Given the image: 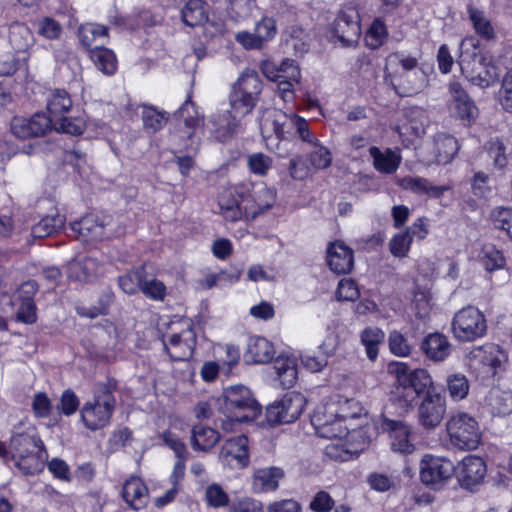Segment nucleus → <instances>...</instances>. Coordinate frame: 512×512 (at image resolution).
I'll use <instances>...</instances> for the list:
<instances>
[{
  "label": "nucleus",
  "mask_w": 512,
  "mask_h": 512,
  "mask_svg": "<svg viewBox=\"0 0 512 512\" xmlns=\"http://www.w3.org/2000/svg\"><path fill=\"white\" fill-rule=\"evenodd\" d=\"M10 129L14 136L20 139L35 137V132L30 125V119L22 116H15L10 123Z\"/></svg>",
  "instance_id": "680f3d73"
},
{
  "label": "nucleus",
  "mask_w": 512,
  "mask_h": 512,
  "mask_svg": "<svg viewBox=\"0 0 512 512\" xmlns=\"http://www.w3.org/2000/svg\"><path fill=\"white\" fill-rule=\"evenodd\" d=\"M260 131L266 141L283 140L295 128L302 141H311L307 121L295 113H286L276 108L266 109L260 118Z\"/></svg>",
  "instance_id": "7ed1b4c3"
},
{
  "label": "nucleus",
  "mask_w": 512,
  "mask_h": 512,
  "mask_svg": "<svg viewBox=\"0 0 512 512\" xmlns=\"http://www.w3.org/2000/svg\"><path fill=\"white\" fill-rule=\"evenodd\" d=\"M176 114L179 118L183 119L185 125L189 128L198 127L203 123V117L200 115L195 103L191 100L190 94H188L187 99L177 110Z\"/></svg>",
  "instance_id": "a18cd8bd"
},
{
  "label": "nucleus",
  "mask_w": 512,
  "mask_h": 512,
  "mask_svg": "<svg viewBox=\"0 0 512 512\" xmlns=\"http://www.w3.org/2000/svg\"><path fill=\"white\" fill-rule=\"evenodd\" d=\"M248 186V195L245 197L246 220H253L259 214L272 208L276 202V191L264 183H244Z\"/></svg>",
  "instance_id": "aec40b11"
},
{
  "label": "nucleus",
  "mask_w": 512,
  "mask_h": 512,
  "mask_svg": "<svg viewBox=\"0 0 512 512\" xmlns=\"http://www.w3.org/2000/svg\"><path fill=\"white\" fill-rule=\"evenodd\" d=\"M329 428L331 430V435H319L320 437L327 439H358L362 437L361 429H350L349 425L346 424L340 417L331 421L329 423Z\"/></svg>",
  "instance_id": "49530a36"
},
{
  "label": "nucleus",
  "mask_w": 512,
  "mask_h": 512,
  "mask_svg": "<svg viewBox=\"0 0 512 512\" xmlns=\"http://www.w3.org/2000/svg\"><path fill=\"white\" fill-rule=\"evenodd\" d=\"M419 477L425 486L441 487L448 479L446 459L433 454H424L419 463Z\"/></svg>",
  "instance_id": "412c9836"
},
{
  "label": "nucleus",
  "mask_w": 512,
  "mask_h": 512,
  "mask_svg": "<svg viewBox=\"0 0 512 512\" xmlns=\"http://www.w3.org/2000/svg\"><path fill=\"white\" fill-rule=\"evenodd\" d=\"M482 433L476 419L465 412L450 416V444L460 450L478 448Z\"/></svg>",
  "instance_id": "f8f14e48"
},
{
  "label": "nucleus",
  "mask_w": 512,
  "mask_h": 512,
  "mask_svg": "<svg viewBox=\"0 0 512 512\" xmlns=\"http://www.w3.org/2000/svg\"><path fill=\"white\" fill-rule=\"evenodd\" d=\"M261 71L265 77L277 83V91L285 103L295 99L294 86L300 82L301 71L292 59H284L280 65L265 60L261 63Z\"/></svg>",
  "instance_id": "1a4fd4ad"
},
{
  "label": "nucleus",
  "mask_w": 512,
  "mask_h": 512,
  "mask_svg": "<svg viewBox=\"0 0 512 512\" xmlns=\"http://www.w3.org/2000/svg\"><path fill=\"white\" fill-rule=\"evenodd\" d=\"M468 13L476 32H493L494 27L492 22L484 11L470 6L468 8Z\"/></svg>",
  "instance_id": "338daca9"
},
{
  "label": "nucleus",
  "mask_w": 512,
  "mask_h": 512,
  "mask_svg": "<svg viewBox=\"0 0 512 512\" xmlns=\"http://www.w3.org/2000/svg\"><path fill=\"white\" fill-rule=\"evenodd\" d=\"M504 358V350L499 345L485 343L473 347L465 360L470 374L478 380L486 381L495 377Z\"/></svg>",
  "instance_id": "6e6552de"
},
{
  "label": "nucleus",
  "mask_w": 512,
  "mask_h": 512,
  "mask_svg": "<svg viewBox=\"0 0 512 512\" xmlns=\"http://www.w3.org/2000/svg\"><path fill=\"white\" fill-rule=\"evenodd\" d=\"M248 195V186L237 184L223 191L218 200L220 213L226 221L237 222L246 220L245 197Z\"/></svg>",
  "instance_id": "2eb2a0df"
},
{
  "label": "nucleus",
  "mask_w": 512,
  "mask_h": 512,
  "mask_svg": "<svg viewBox=\"0 0 512 512\" xmlns=\"http://www.w3.org/2000/svg\"><path fill=\"white\" fill-rule=\"evenodd\" d=\"M64 225L65 217L63 215H47L32 226L31 234L34 238H45L60 231Z\"/></svg>",
  "instance_id": "79ce46f5"
},
{
  "label": "nucleus",
  "mask_w": 512,
  "mask_h": 512,
  "mask_svg": "<svg viewBox=\"0 0 512 512\" xmlns=\"http://www.w3.org/2000/svg\"><path fill=\"white\" fill-rule=\"evenodd\" d=\"M275 350L273 344L264 337H251L247 349V357L255 364H264L271 361Z\"/></svg>",
  "instance_id": "4c0bfd02"
},
{
  "label": "nucleus",
  "mask_w": 512,
  "mask_h": 512,
  "mask_svg": "<svg viewBox=\"0 0 512 512\" xmlns=\"http://www.w3.org/2000/svg\"><path fill=\"white\" fill-rule=\"evenodd\" d=\"M143 129L148 134L160 131L168 122L169 114L165 110L150 104H141Z\"/></svg>",
  "instance_id": "c9c22d12"
},
{
  "label": "nucleus",
  "mask_w": 512,
  "mask_h": 512,
  "mask_svg": "<svg viewBox=\"0 0 512 512\" xmlns=\"http://www.w3.org/2000/svg\"><path fill=\"white\" fill-rule=\"evenodd\" d=\"M381 427L389 436L393 452L408 455L415 451L412 428L406 422L383 417Z\"/></svg>",
  "instance_id": "a211bd4d"
},
{
  "label": "nucleus",
  "mask_w": 512,
  "mask_h": 512,
  "mask_svg": "<svg viewBox=\"0 0 512 512\" xmlns=\"http://www.w3.org/2000/svg\"><path fill=\"white\" fill-rule=\"evenodd\" d=\"M100 272V262L95 257L91 256L73 259L67 266L68 277L79 282L92 281Z\"/></svg>",
  "instance_id": "cd10ccee"
},
{
  "label": "nucleus",
  "mask_w": 512,
  "mask_h": 512,
  "mask_svg": "<svg viewBox=\"0 0 512 512\" xmlns=\"http://www.w3.org/2000/svg\"><path fill=\"white\" fill-rule=\"evenodd\" d=\"M406 122L398 126L400 135H409L419 138L425 134L427 116L423 109L418 107L410 108L405 113Z\"/></svg>",
  "instance_id": "72a5a7b5"
},
{
  "label": "nucleus",
  "mask_w": 512,
  "mask_h": 512,
  "mask_svg": "<svg viewBox=\"0 0 512 512\" xmlns=\"http://www.w3.org/2000/svg\"><path fill=\"white\" fill-rule=\"evenodd\" d=\"M242 120L241 117H236L231 110L218 112L209 120L210 131L217 141L225 142L240 130Z\"/></svg>",
  "instance_id": "5701e85b"
},
{
  "label": "nucleus",
  "mask_w": 512,
  "mask_h": 512,
  "mask_svg": "<svg viewBox=\"0 0 512 512\" xmlns=\"http://www.w3.org/2000/svg\"><path fill=\"white\" fill-rule=\"evenodd\" d=\"M335 506L332 496L324 490L318 491L309 503V509L313 512H330Z\"/></svg>",
  "instance_id": "0e129e2a"
},
{
  "label": "nucleus",
  "mask_w": 512,
  "mask_h": 512,
  "mask_svg": "<svg viewBox=\"0 0 512 512\" xmlns=\"http://www.w3.org/2000/svg\"><path fill=\"white\" fill-rule=\"evenodd\" d=\"M498 100L505 112L512 113V69L508 70L502 79Z\"/></svg>",
  "instance_id": "13d9d810"
},
{
  "label": "nucleus",
  "mask_w": 512,
  "mask_h": 512,
  "mask_svg": "<svg viewBox=\"0 0 512 512\" xmlns=\"http://www.w3.org/2000/svg\"><path fill=\"white\" fill-rule=\"evenodd\" d=\"M327 263L336 274L349 273L354 265L352 249L342 241L330 243L327 248Z\"/></svg>",
  "instance_id": "393cba45"
},
{
  "label": "nucleus",
  "mask_w": 512,
  "mask_h": 512,
  "mask_svg": "<svg viewBox=\"0 0 512 512\" xmlns=\"http://www.w3.org/2000/svg\"><path fill=\"white\" fill-rule=\"evenodd\" d=\"M369 153L373 159L374 168L381 173L392 174L401 163V156L389 148L381 151L378 147L372 146Z\"/></svg>",
  "instance_id": "e433bc0d"
},
{
  "label": "nucleus",
  "mask_w": 512,
  "mask_h": 512,
  "mask_svg": "<svg viewBox=\"0 0 512 512\" xmlns=\"http://www.w3.org/2000/svg\"><path fill=\"white\" fill-rule=\"evenodd\" d=\"M479 40L475 35L465 37L461 46L471 45L474 51L471 55L462 53L458 61L462 75L473 85L480 88H488L494 85L499 79L498 68L491 63H486L483 57H478L476 50H478Z\"/></svg>",
  "instance_id": "423d86ee"
},
{
  "label": "nucleus",
  "mask_w": 512,
  "mask_h": 512,
  "mask_svg": "<svg viewBox=\"0 0 512 512\" xmlns=\"http://www.w3.org/2000/svg\"><path fill=\"white\" fill-rule=\"evenodd\" d=\"M209 4L205 0H188L181 9L183 23L191 28L204 27L221 32L225 28L222 20L209 17Z\"/></svg>",
  "instance_id": "f3484780"
},
{
  "label": "nucleus",
  "mask_w": 512,
  "mask_h": 512,
  "mask_svg": "<svg viewBox=\"0 0 512 512\" xmlns=\"http://www.w3.org/2000/svg\"><path fill=\"white\" fill-rule=\"evenodd\" d=\"M221 409L226 417L222 421V428L226 431L232 430L235 423L253 421L261 413V406L250 389L242 385L225 389Z\"/></svg>",
  "instance_id": "f03ea898"
},
{
  "label": "nucleus",
  "mask_w": 512,
  "mask_h": 512,
  "mask_svg": "<svg viewBox=\"0 0 512 512\" xmlns=\"http://www.w3.org/2000/svg\"><path fill=\"white\" fill-rule=\"evenodd\" d=\"M400 186L420 196L440 198L447 190L446 186L434 185L429 180L418 176H406L400 180Z\"/></svg>",
  "instance_id": "2f4dec72"
},
{
  "label": "nucleus",
  "mask_w": 512,
  "mask_h": 512,
  "mask_svg": "<svg viewBox=\"0 0 512 512\" xmlns=\"http://www.w3.org/2000/svg\"><path fill=\"white\" fill-rule=\"evenodd\" d=\"M104 229V224L92 214L70 223V230L73 236L82 242L102 240L104 237Z\"/></svg>",
  "instance_id": "bb28decb"
},
{
  "label": "nucleus",
  "mask_w": 512,
  "mask_h": 512,
  "mask_svg": "<svg viewBox=\"0 0 512 512\" xmlns=\"http://www.w3.org/2000/svg\"><path fill=\"white\" fill-rule=\"evenodd\" d=\"M116 388V380L110 378L94 384L93 399L85 402L80 409V419L85 428L97 431L110 424L116 408Z\"/></svg>",
  "instance_id": "f257e3e1"
},
{
  "label": "nucleus",
  "mask_w": 512,
  "mask_h": 512,
  "mask_svg": "<svg viewBox=\"0 0 512 512\" xmlns=\"http://www.w3.org/2000/svg\"><path fill=\"white\" fill-rule=\"evenodd\" d=\"M285 477L281 467L270 466L259 468L253 474V490L258 493L274 492L279 488V482Z\"/></svg>",
  "instance_id": "7c9ffc66"
},
{
  "label": "nucleus",
  "mask_w": 512,
  "mask_h": 512,
  "mask_svg": "<svg viewBox=\"0 0 512 512\" xmlns=\"http://www.w3.org/2000/svg\"><path fill=\"white\" fill-rule=\"evenodd\" d=\"M205 499L207 504L214 508L225 507L229 504L228 494L217 483H213L206 488Z\"/></svg>",
  "instance_id": "6e6d98bb"
},
{
  "label": "nucleus",
  "mask_w": 512,
  "mask_h": 512,
  "mask_svg": "<svg viewBox=\"0 0 512 512\" xmlns=\"http://www.w3.org/2000/svg\"><path fill=\"white\" fill-rule=\"evenodd\" d=\"M53 128L63 133L80 135L85 129V121L80 117L60 116L54 120Z\"/></svg>",
  "instance_id": "8fccbe9b"
},
{
  "label": "nucleus",
  "mask_w": 512,
  "mask_h": 512,
  "mask_svg": "<svg viewBox=\"0 0 512 512\" xmlns=\"http://www.w3.org/2000/svg\"><path fill=\"white\" fill-rule=\"evenodd\" d=\"M312 145V149L306 154L305 159L301 156L292 158L289 162V173L293 179L304 180L310 171L327 169L332 164V153L330 149L320 143L311 132V141H305Z\"/></svg>",
  "instance_id": "9d476101"
},
{
  "label": "nucleus",
  "mask_w": 512,
  "mask_h": 512,
  "mask_svg": "<svg viewBox=\"0 0 512 512\" xmlns=\"http://www.w3.org/2000/svg\"><path fill=\"white\" fill-rule=\"evenodd\" d=\"M469 381L464 375H450V398L459 401L464 399L469 392Z\"/></svg>",
  "instance_id": "052dcab7"
},
{
  "label": "nucleus",
  "mask_w": 512,
  "mask_h": 512,
  "mask_svg": "<svg viewBox=\"0 0 512 512\" xmlns=\"http://www.w3.org/2000/svg\"><path fill=\"white\" fill-rule=\"evenodd\" d=\"M228 512H263L262 503L250 497H244L232 502Z\"/></svg>",
  "instance_id": "774afa93"
},
{
  "label": "nucleus",
  "mask_w": 512,
  "mask_h": 512,
  "mask_svg": "<svg viewBox=\"0 0 512 512\" xmlns=\"http://www.w3.org/2000/svg\"><path fill=\"white\" fill-rule=\"evenodd\" d=\"M197 338L194 329L189 326L179 333L163 338V346L172 361H187L194 354Z\"/></svg>",
  "instance_id": "6ab92c4d"
},
{
  "label": "nucleus",
  "mask_w": 512,
  "mask_h": 512,
  "mask_svg": "<svg viewBox=\"0 0 512 512\" xmlns=\"http://www.w3.org/2000/svg\"><path fill=\"white\" fill-rule=\"evenodd\" d=\"M12 463L22 474L34 475L44 467L43 443L28 434H16L10 439Z\"/></svg>",
  "instance_id": "20e7f679"
},
{
  "label": "nucleus",
  "mask_w": 512,
  "mask_h": 512,
  "mask_svg": "<svg viewBox=\"0 0 512 512\" xmlns=\"http://www.w3.org/2000/svg\"><path fill=\"white\" fill-rule=\"evenodd\" d=\"M451 329L454 336L463 342H471L485 335L487 322L484 314L474 306L459 310L453 317Z\"/></svg>",
  "instance_id": "9b49d317"
},
{
  "label": "nucleus",
  "mask_w": 512,
  "mask_h": 512,
  "mask_svg": "<svg viewBox=\"0 0 512 512\" xmlns=\"http://www.w3.org/2000/svg\"><path fill=\"white\" fill-rule=\"evenodd\" d=\"M385 338V333L382 329L369 326L360 333V340L365 347L366 355L369 360L374 361L378 357L379 346Z\"/></svg>",
  "instance_id": "a19ab883"
},
{
  "label": "nucleus",
  "mask_w": 512,
  "mask_h": 512,
  "mask_svg": "<svg viewBox=\"0 0 512 512\" xmlns=\"http://www.w3.org/2000/svg\"><path fill=\"white\" fill-rule=\"evenodd\" d=\"M486 473L487 465L484 459L472 454L465 456L452 471L459 485L469 491L477 490L483 483Z\"/></svg>",
  "instance_id": "4468645a"
},
{
  "label": "nucleus",
  "mask_w": 512,
  "mask_h": 512,
  "mask_svg": "<svg viewBox=\"0 0 512 512\" xmlns=\"http://www.w3.org/2000/svg\"><path fill=\"white\" fill-rule=\"evenodd\" d=\"M339 416L336 402L318 405L311 416V424L318 435H331L329 423Z\"/></svg>",
  "instance_id": "473e14b6"
},
{
  "label": "nucleus",
  "mask_w": 512,
  "mask_h": 512,
  "mask_svg": "<svg viewBox=\"0 0 512 512\" xmlns=\"http://www.w3.org/2000/svg\"><path fill=\"white\" fill-rule=\"evenodd\" d=\"M446 401L438 393L427 392L422 404L419 407V419L426 428L436 427L444 417Z\"/></svg>",
  "instance_id": "b1692460"
},
{
  "label": "nucleus",
  "mask_w": 512,
  "mask_h": 512,
  "mask_svg": "<svg viewBox=\"0 0 512 512\" xmlns=\"http://www.w3.org/2000/svg\"><path fill=\"white\" fill-rule=\"evenodd\" d=\"M450 94L453 100L450 116L459 125L470 128L479 116V109L473 99L457 82H450Z\"/></svg>",
  "instance_id": "dca6fc26"
},
{
  "label": "nucleus",
  "mask_w": 512,
  "mask_h": 512,
  "mask_svg": "<svg viewBox=\"0 0 512 512\" xmlns=\"http://www.w3.org/2000/svg\"><path fill=\"white\" fill-rule=\"evenodd\" d=\"M412 236L402 232L394 235L389 243L390 252L395 257H405L410 250Z\"/></svg>",
  "instance_id": "bf43d9fd"
},
{
  "label": "nucleus",
  "mask_w": 512,
  "mask_h": 512,
  "mask_svg": "<svg viewBox=\"0 0 512 512\" xmlns=\"http://www.w3.org/2000/svg\"><path fill=\"white\" fill-rule=\"evenodd\" d=\"M72 104L69 93L64 89H55L47 99V109L55 119L68 112Z\"/></svg>",
  "instance_id": "37998d69"
},
{
  "label": "nucleus",
  "mask_w": 512,
  "mask_h": 512,
  "mask_svg": "<svg viewBox=\"0 0 512 512\" xmlns=\"http://www.w3.org/2000/svg\"><path fill=\"white\" fill-rule=\"evenodd\" d=\"M305 406L306 398L301 393L290 392L268 405L266 419L272 425L291 423L300 417Z\"/></svg>",
  "instance_id": "ddd939ff"
},
{
  "label": "nucleus",
  "mask_w": 512,
  "mask_h": 512,
  "mask_svg": "<svg viewBox=\"0 0 512 512\" xmlns=\"http://www.w3.org/2000/svg\"><path fill=\"white\" fill-rule=\"evenodd\" d=\"M355 439H336L325 448L326 455L337 461H348L357 456L365 447V442L353 444Z\"/></svg>",
  "instance_id": "f704fd0d"
},
{
  "label": "nucleus",
  "mask_w": 512,
  "mask_h": 512,
  "mask_svg": "<svg viewBox=\"0 0 512 512\" xmlns=\"http://www.w3.org/2000/svg\"><path fill=\"white\" fill-rule=\"evenodd\" d=\"M350 30L361 32L360 16L356 11L343 12L335 20L334 32Z\"/></svg>",
  "instance_id": "864d4df0"
},
{
  "label": "nucleus",
  "mask_w": 512,
  "mask_h": 512,
  "mask_svg": "<svg viewBox=\"0 0 512 512\" xmlns=\"http://www.w3.org/2000/svg\"><path fill=\"white\" fill-rule=\"evenodd\" d=\"M394 365L399 401L406 406H411L418 401L421 394H427L432 386V378L425 369L410 370L404 362H396Z\"/></svg>",
  "instance_id": "0eeeda50"
},
{
  "label": "nucleus",
  "mask_w": 512,
  "mask_h": 512,
  "mask_svg": "<svg viewBox=\"0 0 512 512\" xmlns=\"http://www.w3.org/2000/svg\"><path fill=\"white\" fill-rule=\"evenodd\" d=\"M481 262L484 268L489 271H495L504 268L506 259L501 250L496 249L494 245L485 246L483 249Z\"/></svg>",
  "instance_id": "de8ad7c7"
},
{
  "label": "nucleus",
  "mask_w": 512,
  "mask_h": 512,
  "mask_svg": "<svg viewBox=\"0 0 512 512\" xmlns=\"http://www.w3.org/2000/svg\"><path fill=\"white\" fill-rule=\"evenodd\" d=\"M166 286L164 283L156 278H144L142 283L141 292L149 299L155 301H162L166 296Z\"/></svg>",
  "instance_id": "4d7b16f0"
},
{
  "label": "nucleus",
  "mask_w": 512,
  "mask_h": 512,
  "mask_svg": "<svg viewBox=\"0 0 512 512\" xmlns=\"http://www.w3.org/2000/svg\"><path fill=\"white\" fill-rule=\"evenodd\" d=\"M417 59L411 56H405L402 53H393L386 58L385 71L388 75H392L395 67L401 66L404 72H409L416 68Z\"/></svg>",
  "instance_id": "09e8293b"
},
{
  "label": "nucleus",
  "mask_w": 512,
  "mask_h": 512,
  "mask_svg": "<svg viewBox=\"0 0 512 512\" xmlns=\"http://www.w3.org/2000/svg\"><path fill=\"white\" fill-rule=\"evenodd\" d=\"M388 344L390 352L395 356L406 357L411 352V346L406 337L397 330H393L389 333Z\"/></svg>",
  "instance_id": "5fc2aeb1"
},
{
  "label": "nucleus",
  "mask_w": 512,
  "mask_h": 512,
  "mask_svg": "<svg viewBox=\"0 0 512 512\" xmlns=\"http://www.w3.org/2000/svg\"><path fill=\"white\" fill-rule=\"evenodd\" d=\"M272 164V158L261 152L250 154L247 159L249 170L258 176L267 175L272 168Z\"/></svg>",
  "instance_id": "603ef678"
},
{
  "label": "nucleus",
  "mask_w": 512,
  "mask_h": 512,
  "mask_svg": "<svg viewBox=\"0 0 512 512\" xmlns=\"http://www.w3.org/2000/svg\"><path fill=\"white\" fill-rule=\"evenodd\" d=\"M421 349L432 361H442L448 353V340L440 333L428 334L421 343Z\"/></svg>",
  "instance_id": "58836bf2"
},
{
  "label": "nucleus",
  "mask_w": 512,
  "mask_h": 512,
  "mask_svg": "<svg viewBox=\"0 0 512 512\" xmlns=\"http://www.w3.org/2000/svg\"><path fill=\"white\" fill-rule=\"evenodd\" d=\"M95 34H82L80 42L90 52V58L98 70L106 75H113L117 70V59L114 52L102 45H92Z\"/></svg>",
  "instance_id": "4be33fe9"
},
{
  "label": "nucleus",
  "mask_w": 512,
  "mask_h": 512,
  "mask_svg": "<svg viewBox=\"0 0 512 512\" xmlns=\"http://www.w3.org/2000/svg\"><path fill=\"white\" fill-rule=\"evenodd\" d=\"M491 221L496 229H500L512 239V208L497 207L491 212Z\"/></svg>",
  "instance_id": "3c124183"
},
{
  "label": "nucleus",
  "mask_w": 512,
  "mask_h": 512,
  "mask_svg": "<svg viewBox=\"0 0 512 512\" xmlns=\"http://www.w3.org/2000/svg\"><path fill=\"white\" fill-rule=\"evenodd\" d=\"M146 275L145 267L142 265L128 273L119 276L118 284L121 290L129 295L141 291L142 283Z\"/></svg>",
  "instance_id": "c03bdc74"
},
{
  "label": "nucleus",
  "mask_w": 512,
  "mask_h": 512,
  "mask_svg": "<svg viewBox=\"0 0 512 512\" xmlns=\"http://www.w3.org/2000/svg\"><path fill=\"white\" fill-rule=\"evenodd\" d=\"M220 440V434L215 429L198 424L191 432V445L194 450L208 451Z\"/></svg>",
  "instance_id": "ea45409f"
},
{
  "label": "nucleus",
  "mask_w": 512,
  "mask_h": 512,
  "mask_svg": "<svg viewBox=\"0 0 512 512\" xmlns=\"http://www.w3.org/2000/svg\"><path fill=\"white\" fill-rule=\"evenodd\" d=\"M248 444L249 441L245 435L227 439L221 448L220 458L229 465L235 461L239 467H245L249 463Z\"/></svg>",
  "instance_id": "a878e982"
},
{
  "label": "nucleus",
  "mask_w": 512,
  "mask_h": 512,
  "mask_svg": "<svg viewBox=\"0 0 512 512\" xmlns=\"http://www.w3.org/2000/svg\"><path fill=\"white\" fill-rule=\"evenodd\" d=\"M336 296L340 301L357 300L360 296V292L356 282L352 279L340 280L337 287Z\"/></svg>",
  "instance_id": "69168bd1"
},
{
  "label": "nucleus",
  "mask_w": 512,
  "mask_h": 512,
  "mask_svg": "<svg viewBox=\"0 0 512 512\" xmlns=\"http://www.w3.org/2000/svg\"><path fill=\"white\" fill-rule=\"evenodd\" d=\"M123 500L133 510H140L147 505L148 489L139 477H130L122 487Z\"/></svg>",
  "instance_id": "c756f323"
},
{
  "label": "nucleus",
  "mask_w": 512,
  "mask_h": 512,
  "mask_svg": "<svg viewBox=\"0 0 512 512\" xmlns=\"http://www.w3.org/2000/svg\"><path fill=\"white\" fill-rule=\"evenodd\" d=\"M262 92V81L253 69H245L233 84L229 94L230 110L236 117L244 119L250 114L259 101Z\"/></svg>",
  "instance_id": "39448f33"
},
{
  "label": "nucleus",
  "mask_w": 512,
  "mask_h": 512,
  "mask_svg": "<svg viewBox=\"0 0 512 512\" xmlns=\"http://www.w3.org/2000/svg\"><path fill=\"white\" fill-rule=\"evenodd\" d=\"M273 385L281 389L292 388L298 378L297 365L294 359L289 357H278L272 367Z\"/></svg>",
  "instance_id": "c85d7f7f"
},
{
  "label": "nucleus",
  "mask_w": 512,
  "mask_h": 512,
  "mask_svg": "<svg viewBox=\"0 0 512 512\" xmlns=\"http://www.w3.org/2000/svg\"><path fill=\"white\" fill-rule=\"evenodd\" d=\"M493 410L498 415L506 416L512 413V392L497 391L492 398Z\"/></svg>",
  "instance_id": "e2e57ef3"
}]
</instances>
